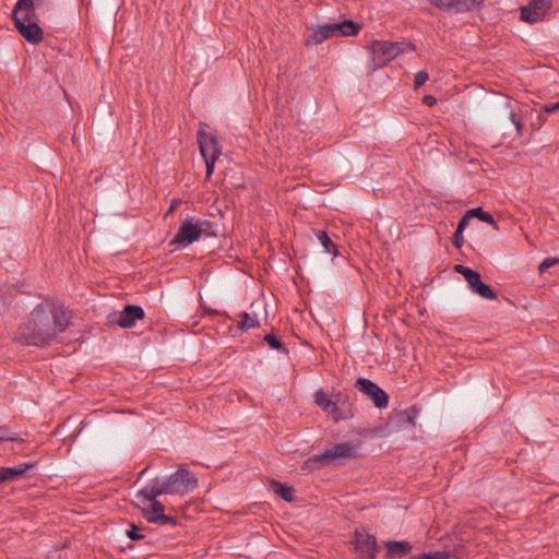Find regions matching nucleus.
<instances>
[{
  "label": "nucleus",
  "mask_w": 559,
  "mask_h": 559,
  "mask_svg": "<svg viewBox=\"0 0 559 559\" xmlns=\"http://www.w3.org/2000/svg\"><path fill=\"white\" fill-rule=\"evenodd\" d=\"M314 403L328 413H336L338 409L336 403L330 400L323 390L316 392Z\"/></svg>",
  "instance_id": "nucleus-18"
},
{
  "label": "nucleus",
  "mask_w": 559,
  "mask_h": 559,
  "mask_svg": "<svg viewBox=\"0 0 559 559\" xmlns=\"http://www.w3.org/2000/svg\"><path fill=\"white\" fill-rule=\"evenodd\" d=\"M353 543L361 559H374L377 557L379 547L374 535L364 530H356Z\"/></svg>",
  "instance_id": "nucleus-11"
},
{
  "label": "nucleus",
  "mask_w": 559,
  "mask_h": 559,
  "mask_svg": "<svg viewBox=\"0 0 559 559\" xmlns=\"http://www.w3.org/2000/svg\"><path fill=\"white\" fill-rule=\"evenodd\" d=\"M399 423L407 424L411 427L415 426V420L408 412H401L396 416Z\"/></svg>",
  "instance_id": "nucleus-29"
},
{
  "label": "nucleus",
  "mask_w": 559,
  "mask_h": 559,
  "mask_svg": "<svg viewBox=\"0 0 559 559\" xmlns=\"http://www.w3.org/2000/svg\"><path fill=\"white\" fill-rule=\"evenodd\" d=\"M552 109H555L556 111L559 109V100L552 104Z\"/></svg>",
  "instance_id": "nucleus-39"
},
{
  "label": "nucleus",
  "mask_w": 559,
  "mask_h": 559,
  "mask_svg": "<svg viewBox=\"0 0 559 559\" xmlns=\"http://www.w3.org/2000/svg\"><path fill=\"white\" fill-rule=\"evenodd\" d=\"M454 12L466 13L474 10H480L485 0H453Z\"/></svg>",
  "instance_id": "nucleus-17"
},
{
  "label": "nucleus",
  "mask_w": 559,
  "mask_h": 559,
  "mask_svg": "<svg viewBox=\"0 0 559 559\" xmlns=\"http://www.w3.org/2000/svg\"><path fill=\"white\" fill-rule=\"evenodd\" d=\"M139 527L135 524L130 525V530L127 531V536L132 540H141L144 538V535L138 533Z\"/></svg>",
  "instance_id": "nucleus-30"
},
{
  "label": "nucleus",
  "mask_w": 559,
  "mask_h": 559,
  "mask_svg": "<svg viewBox=\"0 0 559 559\" xmlns=\"http://www.w3.org/2000/svg\"><path fill=\"white\" fill-rule=\"evenodd\" d=\"M472 218V215L468 214V211L461 217L459 224H457V227H456V230H459V233H463L464 229L466 228V226L468 225L469 221Z\"/></svg>",
  "instance_id": "nucleus-32"
},
{
  "label": "nucleus",
  "mask_w": 559,
  "mask_h": 559,
  "mask_svg": "<svg viewBox=\"0 0 559 559\" xmlns=\"http://www.w3.org/2000/svg\"><path fill=\"white\" fill-rule=\"evenodd\" d=\"M406 47L411 50H414V46L406 45L405 43L373 40L370 45L372 62L371 69L374 71L379 68H382L388 62L404 52Z\"/></svg>",
  "instance_id": "nucleus-6"
},
{
  "label": "nucleus",
  "mask_w": 559,
  "mask_h": 559,
  "mask_svg": "<svg viewBox=\"0 0 559 559\" xmlns=\"http://www.w3.org/2000/svg\"><path fill=\"white\" fill-rule=\"evenodd\" d=\"M543 110H544V112H546V114H552V112H555V111H556L555 109H552V104H546V105H544V106H543Z\"/></svg>",
  "instance_id": "nucleus-37"
},
{
  "label": "nucleus",
  "mask_w": 559,
  "mask_h": 559,
  "mask_svg": "<svg viewBox=\"0 0 559 559\" xmlns=\"http://www.w3.org/2000/svg\"><path fill=\"white\" fill-rule=\"evenodd\" d=\"M314 235L321 246L324 248L326 253H333L337 255V248L324 230H316Z\"/></svg>",
  "instance_id": "nucleus-20"
},
{
  "label": "nucleus",
  "mask_w": 559,
  "mask_h": 559,
  "mask_svg": "<svg viewBox=\"0 0 559 559\" xmlns=\"http://www.w3.org/2000/svg\"><path fill=\"white\" fill-rule=\"evenodd\" d=\"M207 124L201 122L197 133L200 153L205 163V178L210 179L214 168L215 162L222 154V146L214 134L206 132Z\"/></svg>",
  "instance_id": "nucleus-4"
},
{
  "label": "nucleus",
  "mask_w": 559,
  "mask_h": 559,
  "mask_svg": "<svg viewBox=\"0 0 559 559\" xmlns=\"http://www.w3.org/2000/svg\"><path fill=\"white\" fill-rule=\"evenodd\" d=\"M264 341L270 345L271 348L282 354H287L288 349L285 344L275 335L267 334L264 336Z\"/></svg>",
  "instance_id": "nucleus-24"
},
{
  "label": "nucleus",
  "mask_w": 559,
  "mask_h": 559,
  "mask_svg": "<svg viewBox=\"0 0 559 559\" xmlns=\"http://www.w3.org/2000/svg\"><path fill=\"white\" fill-rule=\"evenodd\" d=\"M271 487L273 491L283 500L287 502H292L294 500V489L292 487L286 486L277 480H272Z\"/></svg>",
  "instance_id": "nucleus-19"
},
{
  "label": "nucleus",
  "mask_w": 559,
  "mask_h": 559,
  "mask_svg": "<svg viewBox=\"0 0 559 559\" xmlns=\"http://www.w3.org/2000/svg\"><path fill=\"white\" fill-rule=\"evenodd\" d=\"M428 79H429V74L427 71L417 72L414 78L415 88L423 86L428 81Z\"/></svg>",
  "instance_id": "nucleus-28"
},
{
  "label": "nucleus",
  "mask_w": 559,
  "mask_h": 559,
  "mask_svg": "<svg viewBox=\"0 0 559 559\" xmlns=\"http://www.w3.org/2000/svg\"><path fill=\"white\" fill-rule=\"evenodd\" d=\"M239 317L241 318L239 329L243 332L259 325L257 313L253 311H252V313L242 311L239 314Z\"/></svg>",
  "instance_id": "nucleus-21"
},
{
  "label": "nucleus",
  "mask_w": 559,
  "mask_h": 559,
  "mask_svg": "<svg viewBox=\"0 0 559 559\" xmlns=\"http://www.w3.org/2000/svg\"><path fill=\"white\" fill-rule=\"evenodd\" d=\"M361 26L352 20H343L337 23H326L312 28L311 34L306 38V46L320 45L326 39L338 36H355Z\"/></svg>",
  "instance_id": "nucleus-3"
},
{
  "label": "nucleus",
  "mask_w": 559,
  "mask_h": 559,
  "mask_svg": "<svg viewBox=\"0 0 559 559\" xmlns=\"http://www.w3.org/2000/svg\"><path fill=\"white\" fill-rule=\"evenodd\" d=\"M357 454L358 448L356 444L349 442L336 443L322 453L309 457L307 463L311 466L322 467L334 462L342 463L354 459Z\"/></svg>",
  "instance_id": "nucleus-5"
},
{
  "label": "nucleus",
  "mask_w": 559,
  "mask_h": 559,
  "mask_svg": "<svg viewBox=\"0 0 559 559\" xmlns=\"http://www.w3.org/2000/svg\"><path fill=\"white\" fill-rule=\"evenodd\" d=\"M179 201L178 200H174L169 206V210H168V213L173 212L176 206L178 205Z\"/></svg>",
  "instance_id": "nucleus-38"
},
{
  "label": "nucleus",
  "mask_w": 559,
  "mask_h": 559,
  "mask_svg": "<svg viewBox=\"0 0 559 559\" xmlns=\"http://www.w3.org/2000/svg\"><path fill=\"white\" fill-rule=\"evenodd\" d=\"M144 318V310L140 306L128 305L123 310L115 314L111 322L120 328L129 329L135 324V321Z\"/></svg>",
  "instance_id": "nucleus-13"
},
{
  "label": "nucleus",
  "mask_w": 559,
  "mask_h": 559,
  "mask_svg": "<svg viewBox=\"0 0 559 559\" xmlns=\"http://www.w3.org/2000/svg\"><path fill=\"white\" fill-rule=\"evenodd\" d=\"M454 271L464 276L468 288L473 294H476L488 300L497 299V294L495 290L488 284L481 281L480 274L477 271H474L462 264L454 265Z\"/></svg>",
  "instance_id": "nucleus-9"
},
{
  "label": "nucleus",
  "mask_w": 559,
  "mask_h": 559,
  "mask_svg": "<svg viewBox=\"0 0 559 559\" xmlns=\"http://www.w3.org/2000/svg\"><path fill=\"white\" fill-rule=\"evenodd\" d=\"M409 559H459L456 555L445 551V550H438V551H429L424 552L418 556L411 557Z\"/></svg>",
  "instance_id": "nucleus-22"
},
{
  "label": "nucleus",
  "mask_w": 559,
  "mask_h": 559,
  "mask_svg": "<svg viewBox=\"0 0 559 559\" xmlns=\"http://www.w3.org/2000/svg\"><path fill=\"white\" fill-rule=\"evenodd\" d=\"M552 0H531L528 4L521 8V20L534 24L542 22L549 13Z\"/></svg>",
  "instance_id": "nucleus-12"
},
{
  "label": "nucleus",
  "mask_w": 559,
  "mask_h": 559,
  "mask_svg": "<svg viewBox=\"0 0 559 559\" xmlns=\"http://www.w3.org/2000/svg\"><path fill=\"white\" fill-rule=\"evenodd\" d=\"M198 485L197 476L185 465L165 478H154L145 487L138 491L136 497L144 500H153L162 495L185 496Z\"/></svg>",
  "instance_id": "nucleus-2"
},
{
  "label": "nucleus",
  "mask_w": 559,
  "mask_h": 559,
  "mask_svg": "<svg viewBox=\"0 0 559 559\" xmlns=\"http://www.w3.org/2000/svg\"><path fill=\"white\" fill-rule=\"evenodd\" d=\"M423 102H424V104H426L428 106H433L437 103V99L431 95H426L423 98Z\"/></svg>",
  "instance_id": "nucleus-36"
},
{
  "label": "nucleus",
  "mask_w": 559,
  "mask_h": 559,
  "mask_svg": "<svg viewBox=\"0 0 559 559\" xmlns=\"http://www.w3.org/2000/svg\"><path fill=\"white\" fill-rule=\"evenodd\" d=\"M31 11L17 9L15 4L12 19L19 33L31 44H38L43 39V31L37 23L28 22Z\"/></svg>",
  "instance_id": "nucleus-8"
},
{
  "label": "nucleus",
  "mask_w": 559,
  "mask_h": 559,
  "mask_svg": "<svg viewBox=\"0 0 559 559\" xmlns=\"http://www.w3.org/2000/svg\"><path fill=\"white\" fill-rule=\"evenodd\" d=\"M211 227V223L205 219H187L179 227L176 236L171 240V245L185 248L197 241L202 234H206Z\"/></svg>",
  "instance_id": "nucleus-7"
},
{
  "label": "nucleus",
  "mask_w": 559,
  "mask_h": 559,
  "mask_svg": "<svg viewBox=\"0 0 559 559\" xmlns=\"http://www.w3.org/2000/svg\"><path fill=\"white\" fill-rule=\"evenodd\" d=\"M510 120L514 124V127L516 129V132H518V135H521L522 134V128H523V123L521 121V118L515 112H511L510 114Z\"/></svg>",
  "instance_id": "nucleus-31"
},
{
  "label": "nucleus",
  "mask_w": 559,
  "mask_h": 559,
  "mask_svg": "<svg viewBox=\"0 0 559 559\" xmlns=\"http://www.w3.org/2000/svg\"><path fill=\"white\" fill-rule=\"evenodd\" d=\"M143 502H151V507L142 510V515L148 523H159L160 518L165 514V507L162 502L154 498L153 500H144L139 498Z\"/></svg>",
  "instance_id": "nucleus-15"
},
{
  "label": "nucleus",
  "mask_w": 559,
  "mask_h": 559,
  "mask_svg": "<svg viewBox=\"0 0 559 559\" xmlns=\"http://www.w3.org/2000/svg\"><path fill=\"white\" fill-rule=\"evenodd\" d=\"M71 319V312L62 305L40 302L21 326V337L27 345L46 347L58 334L64 332Z\"/></svg>",
  "instance_id": "nucleus-1"
},
{
  "label": "nucleus",
  "mask_w": 559,
  "mask_h": 559,
  "mask_svg": "<svg viewBox=\"0 0 559 559\" xmlns=\"http://www.w3.org/2000/svg\"><path fill=\"white\" fill-rule=\"evenodd\" d=\"M386 548V559L400 558L411 554L413 546L406 540H388L384 542Z\"/></svg>",
  "instance_id": "nucleus-14"
},
{
  "label": "nucleus",
  "mask_w": 559,
  "mask_h": 559,
  "mask_svg": "<svg viewBox=\"0 0 559 559\" xmlns=\"http://www.w3.org/2000/svg\"><path fill=\"white\" fill-rule=\"evenodd\" d=\"M16 4L17 9H25V11L33 10V0H19Z\"/></svg>",
  "instance_id": "nucleus-34"
},
{
  "label": "nucleus",
  "mask_w": 559,
  "mask_h": 559,
  "mask_svg": "<svg viewBox=\"0 0 559 559\" xmlns=\"http://www.w3.org/2000/svg\"><path fill=\"white\" fill-rule=\"evenodd\" d=\"M0 441H22L7 427L0 426Z\"/></svg>",
  "instance_id": "nucleus-26"
},
{
  "label": "nucleus",
  "mask_w": 559,
  "mask_h": 559,
  "mask_svg": "<svg viewBox=\"0 0 559 559\" xmlns=\"http://www.w3.org/2000/svg\"><path fill=\"white\" fill-rule=\"evenodd\" d=\"M468 214H471L472 217H477L479 221L490 224L495 229L499 228L493 216L490 213L483 211L481 207L468 210Z\"/></svg>",
  "instance_id": "nucleus-23"
},
{
  "label": "nucleus",
  "mask_w": 559,
  "mask_h": 559,
  "mask_svg": "<svg viewBox=\"0 0 559 559\" xmlns=\"http://www.w3.org/2000/svg\"><path fill=\"white\" fill-rule=\"evenodd\" d=\"M158 524H171V525H176L177 524V519L174 518V516H169V515H166L164 514L162 518H160V521Z\"/></svg>",
  "instance_id": "nucleus-35"
},
{
  "label": "nucleus",
  "mask_w": 559,
  "mask_h": 559,
  "mask_svg": "<svg viewBox=\"0 0 559 559\" xmlns=\"http://www.w3.org/2000/svg\"><path fill=\"white\" fill-rule=\"evenodd\" d=\"M355 388L366 395L377 408L383 409L388 407L389 395L376 382L366 378H358L355 382Z\"/></svg>",
  "instance_id": "nucleus-10"
},
{
  "label": "nucleus",
  "mask_w": 559,
  "mask_h": 559,
  "mask_svg": "<svg viewBox=\"0 0 559 559\" xmlns=\"http://www.w3.org/2000/svg\"><path fill=\"white\" fill-rule=\"evenodd\" d=\"M559 265V258H546L538 266L540 273H544L546 270Z\"/></svg>",
  "instance_id": "nucleus-27"
},
{
  "label": "nucleus",
  "mask_w": 559,
  "mask_h": 559,
  "mask_svg": "<svg viewBox=\"0 0 559 559\" xmlns=\"http://www.w3.org/2000/svg\"><path fill=\"white\" fill-rule=\"evenodd\" d=\"M428 2L441 10H452L454 11V2L453 0H428Z\"/></svg>",
  "instance_id": "nucleus-25"
},
{
  "label": "nucleus",
  "mask_w": 559,
  "mask_h": 559,
  "mask_svg": "<svg viewBox=\"0 0 559 559\" xmlns=\"http://www.w3.org/2000/svg\"><path fill=\"white\" fill-rule=\"evenodd\" d=\"M34 466L35 463H21L13 467H0V483L14 480Z\"/></svg>",
  "instance_id": "nucleus-16"
},
{
  "label": "nucleus",
  "mask_w": 559,
  "mask_h": 559,
  "mask_svg": "<svg viewBox=\"0 0 559 559\" xmlns=\"http://www.w3.org/2000/svg\"><path fill=\"white\" fill-rule=\"evenodd\" d=\"M452 242L455 248L461 249L464 243L463 233L455 230Z\"/></svg>",
  "instance_id": "nucleus-33"
}]
</instances>
